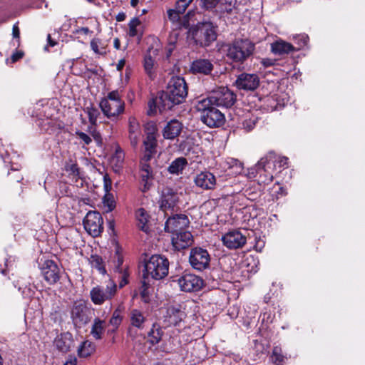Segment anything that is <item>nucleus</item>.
<instances>
[{"label":"nucleus","mask_w":365,"mask_h":365,"mask_svg":"<svg viewBox=\"0 0 365 365\" xmlns=\"http://www.w3.org/2000/svg\"><path fill=\"white\" fill-rule=\"evenodd\" d=\"M200 8L204 11L214 12L221 0H198Z\"/></svg>","instance_id":"ea45409f"},{"label":"nucleus","mask_w":365,"mask_h":365,"mask_svg":"<svg viewBox=\"0 0 365 365\" xmlns=\"http://www.w3.org/2000/svg\"><path fill=\"white\" fill-rule=\"evenodd\" d=\"M260 63L264 68H268L274 66L276 63V60L269 58H264L261 60Z\"/></svg>","instance_id":"774afa93"},{"label":"nucleus","mask_w":365,"mask_h":365,"mask_svg":"<svg viewBox=\"0 0 365 365\" xmlns=\"http://www.w3.org/2000/svg\"><path fill=\"white\" fill-rule=\"evenodd\" d=\"M255 243L253 247L254 249L257 252H262V250L264 247L265 242L263 240L260 239V237H259V238L255 237Z\"/></svg>","instance_id":"13d9d810"},{"label":"nucleus","mask_w":365,"mask_h":365,"mask_svg":"<svg viewBox=\"0 0 365 365\" xmlns=\"http://www.w3.org/2000/svg\"><path fill=\"white\" fill-rule=\"evenodd\" d=\"M120 312V309H116L114 310L110 319H109V324L115 327V329H118L123 320V317L121 316Z\"/></svg>","instance_id":"c03bdc74"},{"label":"nucleus","mask_w":365,"mask_h":365,"mask_svg":"<svg viewBox=\"0 0 365 365\" xmlns=\"http://www.w3.org/2000/svg\"><path fill=\"white\" fill-rule=\"evenodd\" d=\"M103 182H104V189L106 193L109 192L112 188V181L109 178L108 175H105L103 176Z\"/></svg>","instance_id":"0e129e2a"},{"label":"nucleus","mask_w":365,"mask_h":365,"mask_svg":"<svg viewBox=\"0 0 365 365\" xmlns=\"http://www.w3.org/2000/svg\"><path fill=\"white\" fill-rule=\"evenodd\" d=\"M83 110L87 113L88 117V121L90 124L93 126L97 125V120L101 115V113L96 107L94 106L93 103H91L90 106L86 107Z\"/></svg>","instance_id":"4c0bfd02"},{"label":"nucleus","mask_w":365,"mask_h":365,"mask_svg":"<svg viewBox=\"0 0 365 365\" xmlns=\"http://www.w3.org/2000/svg\"><path fill=\"white\" fill-rule=\"evenodd\" d=\"M145 131L146 133V136L151 135L156 137L158 132L156 123L154 121L148 122L145 125Z\"/></svg>","instance_id":"3c124183"},{"label":"nucleus","mask_w":365,"mask_h":365,"mask_svg":"<svg viewBox=\"0 0 365 365\" xmlns=\"http://www.w3.org/2000/svg\"><path fill=\"white\" fill-rule=\"evenodd\" d=\"M275 168L277 165L279 168H282L283 169L288 168L289 158L287 157H278L275 153Z\"/></svg>","instance_id":"5fc2aeb1"},{"label":"nucleus","mask_w":365,"mask_h":365,"mask_svg":"<svg viewBox=\"0 0 365 365\" xmlns=\"http://www.w3.org/2000/svg\"><path fill=\"white\" fill-rule=\"evenodd\" d=\"M24 56V52L21 50H16V51L11 55V63H16L20 59H21Z\"/></svg>","instance_id":"052dcab7"},{"label":"nucleus","mask_w":365,"mask_h":365,"mask_svg":"<svg viewBox=\"0 0 365 365\" xmlns=\"http://www.w3.org/2000/svg\"><path fill=\"white\" fill-rule=\"evenodd\" d=\"M128 133L131 145L135 147L138 143L140 128L138 120L133 116L128 118Z\"/></svg>","instance_id":"b1692460"},{"label":"nucleus","mask_w":365,"mask_h":365,"mask_svg":"<svg viewBox=\"0 0 365 365\" xmlns=\"http://www.w3.org/2000/svg\"><path fill=\"white\" fill-rule=\"evenodd\" d=\"M182 128L183 125L178 120H170L163 130V136L167 140H174L180 135Z\"/></svg>","instance_id":"4be33fe9"},{"label":"nucleus","mask_w":365,"mask_h":365,"mask_svg":"<svg viewBox=\"0 0 365 365\" xmlns=\"http://www.w3.org/2000/svg\"><path fill=\"white\" fill-rule=\"evenodd\" d=\"M274 318V315L271 313L270 311H266L262 313L259 316V319L261 320L262 324L266 327L272 322Z\"/></svg>","instance_id":"8fccbe9b"},{"label":"nucleus","mask_w":365,"mask_h":365,"mask_svg":"<svg viewBox=\"0 0 365 365\" xmlns=\"http://www.w3.org/2000/svg\"><path fill=\"white\" fill-rule=\"evenodd\" d=\"M64 170L68 173V176L72 178L76 182L83 178V173L81 170L76 160L71 158L65 163Z\"/></svg>","instance_id":"393cba45"},{"label":"nucleus","mask_w":365,"mask_h":365,"mask_svg":"<svg viewBox=\"0 0 365 365\" xmlns=\"http://www.w3.org/2000/svg\"><path fill=\"white\" fill-rule=\"evenodd\" d=\"M75 134L81 140V142L83 143L84 145H88L92 142L91 138L88 134L81 130H76Z\"/></svg>","instance_id":"864d4df0"},{"label":"nucleus","mask_w":365,"mask_h":365,"mask_svg":"<svg viewBox=\"0 0 365 365\" xmlns=\"http://www.w3.org/2000/svg\"><path fill=\"white\" fill-rule=\"evenodd\" d=\"M223 245L230 250L242 247L247 241L245 235L240 231L233 230L229 231L222 237Z\"/></svg>","instance_id":"f3484780"},{"label":"nucleus","mask_w":365,"mask_h":365,"mask_svg":"<svg viewBox=\"0 0 365 365\" xmlns=\"http://www.w3.org/2000/svg\"><path fill=\"white\" fill-rule=\"evenodd\" d=\"M271 51L274 54L284 55L293 52L296 49L292 43L279 40L271 44Z\"/></svg>","instance_id":"bb28decb"},{"label":"nucleus","mask_w":365,"mask_h":365,"mask_svg":"<svg viewBox=\"0 0 365 365\" xmlns=\"http://www.w3.org/2000/svg\"><path fill=\"white\" fill-rule=\"evenodd\" d=\"M214 69L212 61L206 58H197L190 66V71L192 74L210 75Z\"/></svg>","instance_id":"aec40b11"},{"label":"nucleus","mask_w":365,"mask_h":365,"mask_svg":"<svg viewBox=\"0 0 365 365\" xmlns=\"http://www.w3.org/2000/svg\"><path fill=\"white\" fill-rule=\"evenodd\" d=\"M176 281L181 290L187 292L199 291L204 284L201 277L191 273H183Z\"/></svg>","instance_id":"ddd939ff"},{"label":"nucleus","mask_w":365,"mask_h":365,"mask_svg":"<svg viewBox=\"0 0 365 365\" xmlns=\"http://www.w3.org/2000/svg\"><path fill=\"white\" fill-rule=\"evenodd\" d=\"M188 6L187 3H185L184 1L180 2V0H178L175 4V9L174 10H176L182 14Z\"/></svg>","instance_id":"bf43d9fd"},{"label":"nucleus","mask_w":365,"mask_h":365,"mask_svg":"<svg viewBox=\"0 0 365 365\" xmlns=\"http://www.w3.org/2000/svg\"><path fill=\"white\" fill-rule=\"evenodd\" d=\"M41 269L44 279L48 284L53 285L59 281L61 277L60 268L53 260H45Z\"/></svg>","instance_id":"dca6fc26"},{"label":"nucleus","mask_w":365,"mask_h":365,"mask_svg":"<svg viewBox=\"0 0 365 365\" xmlns=\"http://www.w3.org/2000/svg\"><path fill=\"white\" fill-rule=\"evenodd\" d=\"M180 14H182L174 9H169L168 11V18L173 22H177L180 20Z\"/></svg>","instance_id":"4d7b16f0"},{"label":"nucleus","mask_w":365,"mask_h":365,"mask_svg":"<svg viewBox=\"0 0 365 365\" xmlns=\"http://www.w3.org/2000/svg\"><path fill=\"white\" fill-rule=\"evenodd\" d=\"M145 151L156 153L157 138L155 136L148 135L143 141Z\"/></svg>","instance_id":"37998d69"},{"label":"nucleus","mask_w":365,"mask_h":365,"mask_svg":"<svg viewBox=\"0 0 365 365\" xmlns=\"http://www.w3.org/2000/svg\"><path fill=\"white\" fill-rule=\"evenodd\" d=\"M123 262H124L123 257L120 252L119 247H118L116 249L115 257H114V264H115L114 271L115 272L123 269H125V267H128L127 265L123 266Z\"/></svg>","instance_id":"a18cd8bd"},{"label":"nucleus","mask_w":365,"mask_h":365,"mask_svg":"<svg viewBox=\"0 0 365 365\" xmlns=\"http://www.w3.org/2000/svg\"><path fill=\"white\" fill-rule=\"evenodd\" d=\"M226 56L227 60L237 66L243 64L250 58L255 51V44L248 38H237L227 43Z\"/></svg>","instance_id":"7ed1b4c3"},{"label":"nucleus","mask_w":365,"mask_h":365,"mask_svg":"<svg viewBox=\"0 0 365 365\" xmlns=\"http://www.w3.org/2000/svg\"><path fill=\"white\" fill-rule=\"evenodd\" d=\"M270 358L274 365H284L285 359H287V357L283 354L282 348L279 346L273 347Z\"/></svg>","instance_id":"58836bf2"},{"label":"nucleus","mask_w":365,"mask_h":365,"mask_svg":"<svg viewBox=\"0 0 365 365\" xmlns=\"http://www.w3.org/2000/svg\"><path fill=\"white\" fill-rule=\"evenodd\" d=\"M216 107L208 99L204 98L196 105L197 110L200 113V120L210 128H219L225 123V115Z\"/></svg>","instance_id":"39448f33"},{"label":"nucleus","mask_w":365,"mask_h":365,"mask_svg":"<svg viewBox=\"0 0 365 365\" xmlns=\"http://www.w3.org/2000/svg\"><path fill=\"white\" fill-rule=\"evenodd\" d=\"M106 327V323L105 320L96 317L91 326L90 334L94 339L101 340L103 339Z\"/></svg>","instance_id":"cd10ccee"},{"label":"nucleus","mask_w":365,"mask_h":365,"mask_svg":"<svg viewBox=\"0 0 365 365\" xmlns=\"http://www.w3.org/2000/svg\"><path fill=\"white\" fill-rule=\"evenodd\" d=\"M205 99L217 107L231 108L237 101L236 94L227 86H220L212 91Z\"/></svg>","instance_id":"1a4fd4ad"},{"label":"nucleus","mask_w":365,"mask_h":365,"mask_svg":"<svg viewBox=\"0 0 365 365\" xmlns=\"http://www.w3.org/2000/svg\"><path fill=\"white\" fill-rule=\"evenodd\" d=\"M92 310L84 300L73 302L70 314L75 328L81 329L88 324L92 318Z\"/></svg>","instance_id":"6e6552de"},{"label":"nucleus","mask_w":365,"mask_h":365,"mask_svg":"<svg viewBox=\"0 0 365 365\" xmlns=\"http://www.w3.org/2000/svg\"><path fill=\"white\" fill-rule=\"evenodd\" d=\"M130 324L139 329L143 328V324L145 322V317L142 312L138 309H134L131 310L130 314Z\"/></svg>","instance_id":"72a5a7b5"},{"label":"nucleus","mask_w":365,"mask_h":365,"mask_svg":"<svg viewBox=\"0 0 365 365\" xmlns=\"http://www.w3.org/2000/svg\"><path fill=\"white\" fill-rule=\"evenodd\" d=\"M163 334V331L161 327L159 324L155 323L153 324L151 329L148 334V341L153 346L155 345L161 341Z\"/></svg>","instance_id":"7c9ffc66"},{"label":"nucleus","mask_w":365,"mask_h":365,"mask_svg":"<svg viewBox=\"0 0 365 365\" xmlns=\"http://www.w3.org/2000/svg\"><path fill=\"white\" fill-rule=\"evenodd\" d=\"M140 21L138 17L133 18L128 23V35L130 37H135L138 35L137 27L140 24Z\"/></svg>","instance_id":"49530a36"},{"label":"nucleus","mask_w":365,"mask_h":365,"mask_svg":"<svg viewBox=\"0 0 365 365\" xmlns=\"http://www.w3.org/2000/svg\"><path fill=\"white\" fill-rule=\"evenodd\" d=\"M160 92L163 107L173 109L175 106L185 101L188 86L183 77L174 76L170 79L166 89Z\"/></svg>","instance_id":"f257e3e1"},{"label":"nucleus","mask_w":365,"mask_h":365,"mask_svg":"<svg viewBox=\"0 0 365 365\" xmlns=\"http://www.w3.org/2000/svg\"><path fill=\"white\" fill-rule=\"evenodd\" d=\"M96 350V345L93 342L86 340L83 341L78 348V356L86 358L90 356Z\"/></svg>","instance_id":"2f4dec72"},{"label":"nucleus","mask_w":365,"mask_h":365,"mask_svg":"<svg viewBox=\"0 0 365 365\" xmlns=\"http://www.w3.org/2000/svg\"><path fill=\"white\" fill-rule=\"evenodd\" d=\"M101 43V41L99 38H93L91 41V49L97 54L105 55L106 53V48L104 47H99Z\"/></svg>","instance_id":"09e8293b"},{"label":"nucleus","mask_w":365,"mask_h":365,"mask_svg":"<svg viewBox=\"0 0 365 365\" xmlns=\"http://www.w3.org/2000/svg\"><path fill=\"white\" fill-rule=\"evenodd\" d=\"M179 201L177 192L170 187H163L161 191L160 208L163 211L173 210Z\"/></svg>","instance_id":"a211bd4d"},{"label":"nucleus","mask_w":365,"mask_h":365,"mask_svg":"<svg viewBox=\"0 0 365 365\" xmlns=\"http://www.w3.org/2000/svg\"><path fill=\"white\" fill-rule=\"evenodd\" d=\"M135 217L138 222V226L139 229L145 232H148L149 230L148 223L150 219L148 212L144 208L140 207L136 210Z\"/></svg>","instance_id":"c756f323"},{"label":"nucleus","mask_w":365,"mask_h":365,"mask_svg":"<svg viewBox=\"0 0 365 365\" xmlns=\"http://www.w3.org/2000/svg\"><path fill=\"white\" fill-rule=\"evenodd\" d=\"M185 317V313L180 309L172 307L169 309V321L174 326H178Z\"/></svg>","instance_id":"e433bc0d"},{"label":"nucleus","mask_w":365,"mask_h":365,"mask_svg":"<svg viewBox=\"0 0 365 365\" xmlns=\"http://www.w3.org/2000/svg\"><path fill=\"white\" fill-rule=\"evenodd\" d=\"M99 107L105 116L115 120L124 113L125 102L121 99L119 91L114 90L101 100Z\"/></svg>","instance_id":"423d86ee"},{"label":"nucleus","mask_w":365,"mask_h":365,"mask_svg":"<svg viewBox=\"0 0 365 365\" xmlns=\"http://www.w3.org/2000/svg\"><path fill=\"white\" fill-rule=\"evenodd\" d=\"M116 292L117 285L110 280L106 288L100 285L93 287L90 291V298L95 305H101L105 302L110 300Z\"/></svg>","instance_id":"9d476101"},{"label":"nucleus","mask_w":365,"mask_h":365,"mask_svg":"<svg viewBox=\"0 0 365 365\" xmlns=\"http://www.w3.org/2000/svg\"><path fill=\"white\" fill-rule=\"evenodd\" d=\"M227 163L230 165V168H236V173H240L243 169L242 163L240 162L237 159L230 158Z\"/></svg>","instance_id":"6e6d98bb"},{"label":"nucleus","mask_w":365,"mask_h":365,"mask_svg":"<svg viewBox=\"0 0 365 365\" xmlns=\"http://www.w3.org/2000/svg\"><path fill=\"white\" fill-rule=\"evenodd\" d=\"M217 38V26L211 21L198 22L187 31V38L200 48L210 46Z\"/></svg>","instance_id":"f03ea898"},{"label":"nucleus","mask_w":365,"mask_h":365,"mask_svg":"<svg viewBox=\"0 0 365 365\" xmlns=\"http://www.w3.org/2000/svg\"><path fill=\"white\" fill-rule=\"evenodd\" d=\"M140 173H149L150 172H153L152 168L148 163L140 161Z\"/></svg>","instance_id":"338daca9"},{"label":"nucleus","mask_w":365,"mask_h":365,"mask_svg":"<svg viewBox=\"0 0 365 365\" xmlns=\"http://www.w3.org/2000/svg\"><path fill=\"white\" fill-rule=\"evenodd\" d=\"M211 257L206 249L200 247L191 248L189 262L192 268L202 272L210 267Z\"/></svg>","instance_id":"9b49d317"},{"label":"nucleus","mask_w":365,"mask_h":365,"mask_svg":"<svg viewBox=\"0 0 365 365\" xmlns=\"http://www.w3.org/2000/svg\"><path fill=\"white\" fill-rule=\"evenodd\" d=\"M70 193L69 187L66 183L61 182L59 184V193L58 195H61L62 196H68Z\"/></svg>","instance_id":"e2e57ef3"},{"label":"nucleus","mask_w":365,"mask_h":365,"mask_svg":"<svg viewBox=\"0 0 365 365\" xmlns=\"http://www.w3.org/2000/svg\"><path fill=\"white\" fill-rule=\"evenodd\" d=\"M170 262L167 257L162 255H153L145 262L143 277L155 280H160L168 276Z\"/></svg>","instance_id":"20e7f679"},{"label":"nucleus","mask_w":365,"mask_h":365,"mask_svg":"<svg viewBox=\"0 0 365 365\" xmlns=\"http://www.w3.org/2000/svg\"><path fill=\"white\" fill-rule=\"evenodd\" d=\"M89 262L91 267L96 269L99 273L103 275L106 274L107 271L102 257L96 254L91 255L89 258Z\"/></svg>","instance_id":"c9c22d12"},{"label":"nucleus","mask_w":365,"mask_h":365,"mask_svg":"<svg viewBox=\"0 0 365 365\" xmlns=\"http://www.w3.org/2000/svg\"><path fill=\"white\" fill-rule=\"evenodd\" d=\"M73 335L70 332H65L58 336L54 341L56 349L63 352L67 353L73 346Z\"/></svg>","instance_id":"5701e85b"},{"label":"nucleus","mask_w":365,"mask_h":365,"mask_svg":"<svg viewBox=\"0 0 365 365\" xmlns=\"http://www.w3.org/2000/svg\"><path fill=\"white\" fill-rule=\"evenodd\" d=\"M193 236L189 231H183L173 235L172 245L175 250H185L192 245Z\"/></svg>","instance_id":"6ab92c4d"},{"label":"nucleus","mask_w":365,"mask_h":365,"mask_svg":"<svg viewBox=\"0 0 365 365\" xmlns=\"http://www.w3.org/2000/svg\"><path fill=\"white\" fill-rule=\"evenodd\" d=\"M153 178V172H150L149 173H140V183L143 186V187L141 188V191L143 192H146L148 190H150L151 187V183L149 182V180H152Z\"/></svg>","instance_id":"a19ab883"},{"label":"nucleus","mask_w":365,"mask_h":365,"mask_svg":"<svg viewBox=\"0 0 365 365\" xmlns=\"http://www.w3.org/2000/svg\"><path fill=\"white\" fill-rule=\"evenodd\" d=\"M189 225L190 220L186 215L176 214L168 218L165 223V230L173 235L186 231L185 230Z\"/></svg>","instance_id":"4468645a"},{"label":"nucleus","mask_w":365,"mask_h":365,"mask_svg":"<svg viewBox=\"0 0 365 365\" xmlns=\"http://www.w3.org/2000/svg\"><path fill=\"white\" fill-rule=\"evenodd\" d=\"M83 225L86 231L96 237L103 232V220L98 211H88L83 218Z\"/></svg>","instance_id":"f8f14e48"},{"label":"nucleus","mask_w":365,"mask_h":365,"mask_svg":"<svg viewBox=\"0 0 365 365\" xmlns=\"http://www.w3.org/2000/svg\"><path fill=\"white\" fill-rule=\"evenodd\" d=\"M163 103L160 101V92L158 93V95L155 98H150L148 102V109L147 110V115L148 116L156 115L158 110L162 113L164 111L172 110V108H167L163 107Z\"/></svg>","instance_id":"a878e982"},{"label":"nucleus","mask_w":365,"mask_h":365,"mask_svg":"<svg viewBox=\"0 0 365 365\" xmlns=\"http://www.w3.org/2000/svg\"><path fill=\"white\" fill-rule=\"evenodd\" d=\"M187 165V160L184 157L175 159L168 167V172L172 175H180Z\"/></svg>","instance_id":"c85d7f7f"},{"label":"nucleus","mask_w":365,"mask_h":365,"mask_svg":"<svg viewBox=\"0 0 365 365\" xmlns=\"http://www.w3.org/2000/svg\"><path fill=\"white\" fill-rule=\"evenodd\" d=\"M115 272L119 274V276H118V279H119L118 287L120 289H121L129 283V277H130L129 268H128V267H126L125 269H123L116 271Z\"/></svg>","instance_id":"79ce46f5"},{"label":"nucleus","mask_w":365,"mask_h":365,"mask_svg":"<svg viewBox=\"0 0 365 365\" xmlns=\"http://www.w3.org/2000/svg\"><path fill=\"white\" fill-rule=\"evenodd\" d=\"M103 202L105 206L108 207V211H112L115 209L116 203L114 200L113 195L110 194V192L106 193L103 198Z\"/></svg>","instance_id":"de8ad7c7"},{"label":"nucleus","mask_w":365,"mask_h":365,"mask_svg":"<svg viewBox=\"0 0 365 365\" xmlns=\"http://www.w3.org/2000/svg\"><path fill=\"white\" fill-rule=\"evenodd\" d=\"M140 295L141 300L145 303H149L150 301L149 290L145 289H140Z\"/></svg>","instance_id":"69168bd1"},{"label":"nucleus","mask_w":365,"mask_h":365,"mask_svg":"<svg viewBox=\"0 0 365 365\" xmlns=\"http://www.w3.org/2000/svg\"><path fill=\"white\" fill-rule=\"evenodd\" d=\"M259 118L253 113H247L242 122V128L245 132L248 133L252 131L258 123Z\"/></svg>","instance_id":"f704fd0d"},{"label":"nucleus","mask_w":365,"mask_h":365,"mask_svg":"<svg viewBox=\"0 0 365 365\" xmlns=\"http://www.w3.org/2000/svg\"><path fill=\"white\" fill-rule=\"evenodd\" d=\"M196 186L203 190H213L216 185L215 176L209 171H202L195 178Z\"/></svg>","instance_id":"412c9836"},{"label":"nucleus","mask_w":365,"mask_h":365,"mask_svg":"<svg viewBox=\"0 0 365 365\" xmlns=\"http://www.w3.org/2000/svg\"><path fill=\"white\" fill-rule=\"evenodd\" d=\"M239 90L253 91L259 86V78L255 73H242L235 83Z\"/></svg>","instance_id":"2eb2a0df"},{"label":"nucleus","mask_w":365,"mask_h":365,"mask_svg":"<svg viewBox=\"0 0 365 365\" xmlns=\"http://www.w3.org/2000/svg\"><path fill=\"white\" fill-rule=\"evenodd\" d=\"M125 154L120 147L118 146L115 148V153L113 155L112 160L115 161V164H122L124 160Z\"/></svg>","instance_id":"603ef678"},{"label":"nucleus","mask_w":365,"mask_h":365,"mask_svg":"<svg viewBox=\"0 0 365 365\" xmlns=\"http://www.w3.org/2000/svg\"><path fill=\"white\" fill-rule=\"evenodd\" d=\"M275 152L269 151L256 164L258 183L268 185L273 180V171L275 170Z\"/></svg>","instance_id":"0eeeda50"},{"label":"nucleus","mask_w":365,"mask_h":365,"mask_svg":"<svg viewBox=\"0 0 365 365\" xmlns=\"http://www.w3.org/2000/svg\"><path fill=\"white\" fill-rule=\"evenodd\" d=\"M73 34L76 36L78 34L88 35V34H92L93 31L90 30L88 27H80V28L76 29L73 31Z\"/></svg>","instance_id":"680f3d73"},{"label":"nucleus","mask_w":365,"mask_h":365,"mask_svg":"<svg viewBox=\"0 0 365 365\" xmlns=\"http://www.w3.org/2000/svg\"><path fill=\"white\" fill-rule=\"evenodd\" d=\"M143 65L145 73L148 76L150 80H153L156 76L155 59L153 58L150 54L145 55L143 61Z\"/></svg>","instance_id":"473e14b6"}]
</instances>
